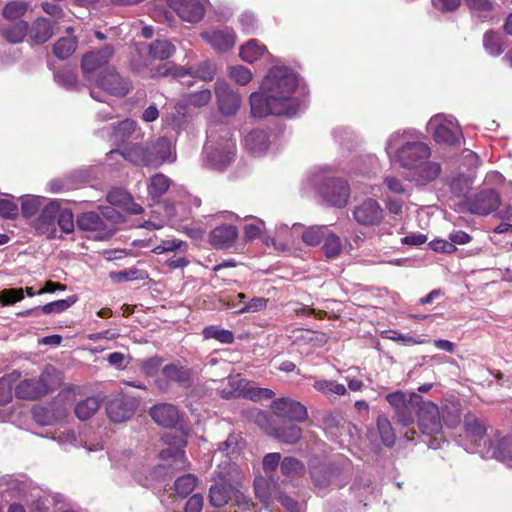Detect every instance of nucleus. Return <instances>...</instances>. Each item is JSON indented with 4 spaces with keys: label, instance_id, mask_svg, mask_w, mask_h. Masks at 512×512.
<instances>
[{
    "label": "nucleus",
    "instance_id": "nucleus-17",
    "mask_svg": "<svg viewBox=\"0 0 512 512\" xmlns=\"http://www.w3.org/2000/svg\"><path fill=\"white\" fill-rule=\"evenodd\" d=\"M353 216L359 225L375 226L383 219V209L376 200L369 198L355 206Z\"/></svg>",
    "mask_w": 512,
    "mask_h": 512
},
{
    "label": "nucleus",
    "instance_id": "nucleus-10",
    "mask_svg": "<svg viewBox=\"0 0 512 512\" xmlns=\"http://www.w3.org/2000/svg\"><path fill=\"white\" fill-rule=\"evenodd\" d=\"M326 174V170H320L313 175L311 182L315 186H320L323 182L320 193L329 205L338 208L344 207L350 196L348 184L342 180L331 179Z\"/></svg>",
    "mask_w": 512,
    "mask_h": 512
},
{
    "label": "nucleus",
    "instance_id": "nucleus-33",
    "mask_svg": "<svg viewBox=\"0 0 512 512\" xmlns=\"http://www.w3.org/2000/svg\"><path fill=\"white\" fill-rule=\"evenodd\" d=\"M267 51L264 45H261L258 40H249L245 45L240 48V57L243 61L253 63L260 59Z\"/></svg>",
    "mask_w": 512,
    "mask_h": 512
},
{
    "label": "nucleus",
    "instance_id": "nucleus-13",
    "mask_svg": "<svg viewBox=\"0 0 512 512\" xmlns=\"http://www.w3.org/2000/svg\"><path fill=\"white\" fill-rule=\"evenodd\" d=\"M418 426L421 432L428 436H436L442 431V420L438 406L422 399L417 411Z\"/></svg>",
    "mask_w": 512,
    "mask_h": 512
},
{
    "label": "nucleus",
    "instance_id": "nucleus-52",
    "mask_svg": "<svg viewBox=\"0 0 512 512\" xmlns=\"http://www.w3.org/2000/svg\"><path fill=\"white\" fill-rule=\"evenodd\" d=\"M197 482L198 479L196 476L192 474L183 475L174 483L175 492L181 497H186L194 490Z\"/></svg>",
    "mask_w": 512,
    "mask_h": 512
},
{
    "label": "nucleus",
    "instance_id": "nucleus-41",
    "mask_svg": "<svg viewBox=\"0 0 512 512\" xmlns=\"http://www.w3.org/2000/svg\"><path fill=\"white\" fill-rule=\"evenodd\" d=\"M240 441L238 435H229V437L220 444L218 452L225 455L228 459L222 462V465L225 463H233L231 460L235 458L240 452Z\"/></svg>",
    "mask_w": 512,
    "mask_h": 512
},
{
    "label": "nucleus",
    "instance_id": "nucleus-50",
    "mask_svg": "<svg viewBox=\"0 0 512 512\" xmlns=\"http://www.w3.org/2000/svg\"><path fill=\"white\" fill-rule=\"evenodd\" d=\"M188 245L186 242L180 239H167L161 240V242L152 248V252L155 254H163L168 252H186Z\"/></svg>",
    "mask_w": 512,
    "mask_h": 512
},
{
    "label": "nucleus",
    "instance_id": "nucleus-11",
    "mask_svg": "<svg viewBox=\"0 0 512 512\" xmlns=\"http://www.w3.org/2000/svg\"><path fill=\"white\" fill-rule=\"evenodd\" d=\"M113 54V47L105 45L103 48L97 51H91L83 56L81 68L84 78L90 83V85L95 82V79L99 74H104L106 69H110L109 67H106V65Z\"/></svg>",
    "mask_w": 512,
    "mask_h": 512
},
{
    "label": "nucleus",
    "instance_id": "nucleus-44",
    "mask_svg": "<svg viewBox=\"0 0 512 512\" xmlns=\"http://www.w3.org/2000/svg\"><path fill=\"white\" fill-rule=\"evenodd\" d=\"M163 375L170 381H175L180 384H186L189 381L190 374L188 370L178 364H168L162 369Z\"/></svg>",
    "mask_w": 512,
    "mask_h": 512
},
{
    "label": "nucleus",
    "instance_id": "nucleus-16",
    "mask_svg": "<svg viewBox=\"0 0 512 512\" xmlns=\"http://www.w3.org/2000/svg\"><path fill=\"white\" fill-rule=\"evenodd\" d=\"M206 2L207 0H168V7L181 20L197 23L204 17Z\"/></svg>",
    "mask_w": 512,
    "mask_h": 512
},
{
    "label": "nucleus",
    "instance_id": "nucleus-30",
    "mask_svg": "<svg viewBox=\"0 0 512 512\" xmlns=\"http://www.w3.org/2000/svg\"><path fill=\"white\" fill-rule=\"evenodd\" d=\"M133 409L122 400L111 401L107 407V415L111 421L116 423L124 422L133 415Z\"/></svg>",
    "mask_w": 512,
    "mask_h": 512
},
{
    "label": "nucleus",
    "instance_id": "nucleus-7",
    "mask_svg": "<svg viewBox=\"0 0 512 512\" xmlns=\"http://www.w3.org/2000/svg\"><path fill=\"white\" fill-rule=\"evenodd\" d=\"M60 380L57 369L47 366L38 377L22 380L15 388V395L19 399L36 400L48 394Z\"/></svg>",
    "mask_w": 512,
    "mask_h": 512
},
{
    "label": "nucleus",
    "instance_id": "nucleus-9",
    "mask_svg": "<svg viewBox=\"0 0 512 512\" xmlns=\"http://www.w3.org/2000/svg\"><path fill=\"white\" fill-rule=\"evenodd\" d=\"M427 131L439 144L457 145L463 139L461 127L451 115H434L427 123Z\"/></svg>",
    "mask_w": 512,
    "mask_h": 512
},
{
    "label": "nucleus",
    "instance_id": "nucleus-43",
    "mask_svg": "<svg viewBox=\"0 0 512 512\" xmlns=\"http://www.w3.org/2000/svg\"><path fill=\"white\" fill-rule=\"evenodd\" d=\"M175 52L174 45L168 40H156L150 44V55L159 60H165L171 57Z\"/></svg>",
    "mask_w": 512,
    "mask_h": 512
},
{
    "label": "nucleus",
    "instance_id": "nucleus-46",
    "mask_svg": "<svg viewBox=\"0 0 512 512\" xmlns=\"http://www.w3.org/2000/svg\"><path fill=\"white\" fill-rule=\"evenodd\" d=\"M28 9V4L23 1H11L7 3L3 10L2 14L5 19L10 20L11 22L21 21L20 18L25 14Z\"/></svg>",
    "mask_w": 512,
    "mask_h": 512
},
{
    "label": "nucleus",
    "instance_id": "nucleus-24",
    "mask_svg": "<svg viewBox=\"0 0 512 512\" xmlns=\"http://www.w3.org/2000/svg\"><path fill=\"white\" fill-rule=\"evenodd\" d=\"M212 98V93L209 89H201L194 93L183 95L176 105V110L179 114L184 115L186 107L200 108L206 106Z\"/></svg>",
    "mask_w": 512,
    "mask_h": 512
},
{
    "label": "nucleus",
    "instance_id": "nucleus-55",
    "mask_svg": "<svg viewBox=\"0 0 512 512\" xmlns=\"http://www.w3.org/2000/svg\"><path fill=\"white\" fill-rule=\"evenodd\" d=\"M483 45L486 51L491 55H499L503 52L501 37L493 31H488L484 34Z\"/></svg>",
    "mask_w": 512,
    "mask_h": 512
},
{
    "label": "nucleus",
    "instance_id": "nucleus-2",
    "mask_svg": "<svg viewBox=\"0 0 512 512\" xmlns=\"http://www.w3.org/2000/svg\"><path fill=\"white\" fill-rule=\"evenodd\" d=\"M297 86V75L289 68H271L262 82L260 91L250 95L252 116L263 118L269 115H294L297 100L293 95Z\"/></svg>",
    "mask_w": 512,
    "mask_h": 512
},
{
    "label": "nucleus",
    "instance_id": "nucleus-64",
    "mask_svg": "<svg viewBox=\"0 0 512 512\" xmlns=\"http://www.w3.org/2000/svg\"><path fill=\"white\" fill-rule=\"evenodd\" d=\"M131 195L127 193L125 190L120 188H115L109 191L107 194V200L110 204L118 207H123L124 203L129 200Z\"/></svg>",
    "mask_w": 512,
    "mask_h": 512
},
{
    "label": "nucleus",
    "instance_id": "nucleus-56",
    "mask_svg": "<svg viewBox=\"0 0 512 512\" xmlns=\"http://www.w3.org/2000/svg\"><path fill=\"white\" fill-rule=\"evenodd\" d=\"M229 78L239 85H246L252 80L251 71L242 65L232 66L228 71Z\"/></svg>",
    "mask_w": 512,
    "mask_h": 512
},
{
    "label": "nucleus",
    "instance_id": "nucleus-14",
    "mask_svg": "<svg viewBox=\"0 0 512 512\" xmlns=\"http://www.w3.org/2000/svg\"><path fill=\"white\" fill-rule=\"evenodd\" d=\"M271 410L277 417L287 419L290 422H304L308 418L306 407L288 397L274 400L271 404Z\"/></svg>",
    "mask_w": 512,
    "mask_h": 512
},
{
    "label": "nucleus",
    "instance_id": "nucleus-12",
    "mask_svg": "<svg viewBox=\"0 0 512 512\" xmlns=\"http://www.w3.org/2000/svg\"><path fill=\"white\" fill-rule=\"evenodd\" d=\"M466 208L472 214L487 216L501 205L499 193L494 189H482L465 201Z\"/></svg>",
    "mask_w": 512,
    "mask_h": 512
},
{
    "label": "nucleus",
    "instance_id": "nucleus-29",
    "mask_svg": "<svg viewBox=\"0 0 512 512\" xmlns=\"http://www.w3.org/2000/svg\"><path fill=\"white\" fill-rule=\"evenodd\" d=\"M53 35V27L51 22L46 18H37L31 29L30 37L36 44L47 42Z\"/></svg>",
    "mask_w": 512,
    "mask_h": 512
},
{
    "label": "nucleus",
    "instance_id": "nucleus-53",
    "mask_svg": "<svg viewBox=\"0 0 512 512\" xmlns=\"http://www.w3.org/2000/svg\"><path fill=\"white\" fill-rule=\"evenodd\" d=\"M327 226H311L302 233V241L309 245H318L327 234Z\"/></svg>",
    "mask_w": 512,
    "mask_h": 512
},
{
    "label": "nucleus",
    "instance_id": "nucleus-26",
    "mask_svg": "<svg viewBox=\"0 0 512 512\" xmlns=\"http://www.w3.org/2000/svg\"><path fill=\"white\" fill-rule=\"evenodd\" d=\"M422 396L412 392L409 394V401L399 410L394 412V418L397 423L408 426L414 422V408H418L422 402Z\"/></svg>",
    "mask_w": 512,
    "mask_h": 512
},
{
    "label": "nucleus",
    "instance_id": "nucleus-28",
    "mask_svg": "<svg viewBox=\"0 0 512 512\" xmlns=\"http://www.w3.org/2000/svg\"><path fill=\"white\" fill-rule=\"evenodd\" d=\"M464 427L466 436L475 444H477L487 432L486 422L472 414L465 416Z\"/></svg>",
    "mask_w": 512,
    "mask_h": 512
},
{
    "label": "nucleus",
    "instance_id": "nucleus-5",
    "mask_svg": "<svg viewBox=\"0 0 512 512\" xmlns=\"http://www.w3.org/2000/svg\"><path fill=\"white\" fill-rule=\"evenodd\" d=\"M107 156L108 160L123 158L143 166H159L164 162L172 163L176 160V152L171 141L166 137L158 138L147 147L132 144L123 152L111 150Z\"/></svg>",
    "mask_w": 512,
    "mask_h": 512
},
{
    "label": "nucleus",
    "instance_id": "nucleus-23",
    "mask_svg": "<svg viewBox=\"0 0 512 512\" xmlns=\"http://www.w3.org/2000/svg\"><path fill=\"white\" fill-rule=\"evenodd\" d=\"M238 237V230L233 225H220L210 233V242L216 248H226L234 244Z\"/></svg>",
    "mask_w": 512,
    "mask_h": 512
},
{
    "label": "nucleus",
    "instance_id": "nucleus-18",
    "mask_svg": "<svg viewBox=\"0 0 512 512\" xmlns=\"http://www.w3.org/2000/svg\"><path fill=\"white\" fill-rule=\"evenodd\" d=\"M215 94L219 110L222 114L227 116L236 114L241 106V97L229 84L223 81H217L215 84Z\"/></svg>",
    "mask_w": 512,
    "mask_h": 512
},
{
    "label": "nucleus",
    "instance_id": "nucleus-58",
    "mask_svg": "<svg viewBox=\"0 0 512 512\" xmlns=\"http://www.w3.org/2000/svg\"><path fill=\"white\" fill-rule=\"evenodd\" d=\"M76 301L77 298L75 296H70L66 299L47 303L42 306L41 310L44 314L60 313L71 307Z\"/></svg>",
    "mask_w": 512,
    "mask_h": 512
},
{
    "label": "nucleus",
    "instance_id": "nucleus-20",
    "mask_svg": "<svg viewBox=\"0 0 512 512\" xmlns=\"http://www.w3.org/2000/svg\"><path fill=\"white\" fill-rule=\"evenodd\" d=\"M216 74V66L210 61L199 63L193 69L177 68L174 75L179 79L183 86L190 87L192 81L190 78H199L203 81H212Z\"/></svg>",
    "mask_w": 512,
    "mask_h": 512
},
{
    "label": "nucleus",
    "instance_id": "nucleus-21",
    "mask_svg": "<svg viewBox=\"0 0 512 512\" xmlns=\"http://www.w3.org/2000/svg\"><path fill=\"white\" fill-rule=\"evenodd\" d=\"M201 37L218 52L227 51L235 44V35L230 29L206 31Z\"/></svg>",
    "mask_w": 512,
    "mask_h": 512
},
{
    "label": "nucleus",
    "instance_id": "nucleus-22",
    "mask_svg": "<svg viewBox=\"0 0 512 512\" xmlns=\"http://www.w3.org/2000/svg\"><path fill=\"white\" fill-rule=\"evenodd\" d=\"M150 416L159 425L174 427L180 420L178 409L172 404H157L150 410Z\"/></svg>",
    "mask_w": 512,
    "mask_h": 512
},
{
    "label": "nucleus",
    "instance_id": "nucleus-47",
    "mask_svg": "<svg viewBox=\"0 0 512 512\" xmlns=\"http://www.w3.org/2000/svg\"><path fill=\"white\" fill-rule=\"evenodd\" d=\"M114 134L117 141H124L126 138L135 136L138 138L140 132L137 130V123L131 119H125L120 122L114 129Z\"/></svg>",
    "mask_w": 512,
    "mask_h": 512
},
{
    "label": "nucleus",
    "instance_id": "nucleus-63",
    "mask_svg": "<svg viewBox=\"0 0 512 512\" xmlns=\"http://www.w3.org/2000/svg\"><path fill=\"white\" fill-rule=\"evenodd\" d=\"M23 299V290L19 289H4L0 292V302L4 305H12L17 301Z\"/></svg>",
    "mask_w": 512,
    "mask_h": 512
},
{
    "label": "nucleus",
    "instance_id": "nucleus-25",
    "mask_svg": "<svg viewBox=\"0 0 512 512\" xmlns=\"http://www.w3.org/2000/svg\"><path fill=\"white\" fill-rule=\"evenodd\" d=\"M244 145L252 155L260 156L269 146L268 135L263 130H253L245 136Z\"/></svg>",
    "mask_w": 512,
    "mask_h": 512
},
{
    "label": "nucleus",
    "instance_id": "nucleus-42",
    "mask_svg": "<svg viewBox=\"0 0 512 512\" xmlns=\"http://www.w3.org/2000/svg\"><path fill=\"white\" fill-rule=\"evenodd\" d=\"M281 473L286 477H298L305 473V465L294 457H285L280 464Z\"/></svg>",
    "mask_w": 512,
    "mask_h": 512
},
{
    "label": "nucleus",
    "instance_id": "nucleus-51",
    "mask_svg": "<svg viewBox=\"0 0 512 512\" xmlns=\"http://www.w3.org/2000/svg\"><path fill=\"white\" fill-rule=\"evenodd\" d=\"M17 377L18 375L14 372L0 378V406L8 404L12 400V386Z\"/></svg>",
    "mask_w": 512,
    "mask_h": 512
},
{
    "label": "nucleus",
    "instance_id": "nucleus-31",
    "mask_svg": "<svg viewBox=\"0 0 512 512\" xmlns=\"http://www.w3.org/2000/svg\"><path fill=\"white\" fill-rule=\"evenodd\" d=\"M246 219H250L251 222L245 224L243 227L244 241L252 242L259 238L263 242V236L269 235L268 233L265 232V222L259 218H255L252 216L246 217Z\"/></svg>",
    "mask_w": 512,
    "mask_h": 512
},
{
    "label": "nucleus",
    "instance_id": "nucleus-61",
    "mask_svg": "<svg viewBox=\"0 0 512 512\" xmlns=\"http://www.w3.org/2000/svg\"><path fill=\"white\" fill-rule=\"evenodd\" d=\"M161 364L162 359L160 357H151L145 360L138 361V365L141 372L147 377L154 376L158 372Z\"/></svg>",
    "mask_w": 512,
    "mask_h": 512
},
{
    "label": "nucleus",
    "instance_id": "nucleus-4",
    "mask_svg": "<svg viewBox=\"0 0 512 512\" xmlns=\"http://www.w3.org/2000/svg\"><path fill=\"white\" fill-rule=\"evenodd\" d=\"M164 440L170 446L160 453V458L166 462L165 464L151 466L141 462L132 468L131 473L134 480L143 487H152L169 471L185 469L188 466V460L182 449L186 445L183 433L177 431L168 433Z\"/></svg>",
    "mask_w": 512,
    "mask_h": 512
},
{
    "label": "nucleus",
    "instance_id": "nucleus-54",
    "mask_svg": "<svg viewBox=\"0 0 512 512\" xmlns=\"http://www.w3.org/2000/svg\"><path fill=\"white\" fill-rule=\"evenodd\" d=\"M467 6L474 11L477 16L486 20L491 18L493 12V4L489 0H465Z\"/></svg>",
    "mask_w": 512,
    "mask_h": 512
},
{
    "label": "nucleus",
    "instance_id": "nucleus-6",
    "mask_svg": "<svg viewBox=\"0 0 512 512\" xmlns=\"http://www.w3.org/2000/svg\"><path fill=\"white\" fill-rule=\"evenodd\" d=\"M204 163L211 168L222 170L235 159L236 140L227 128H210L203 149Z\"/></svg>",
    "mask_w": 512,
    "mask_h": 512
},
{
    "label": "nucleus",
    "instance_id": "nucleus-49",
    "mask_svg": "<svg viewBox=\"0 0 512 512\" xmlns=\"http://www.w3.org/2000/svg\"><path fill=\"white\" fill-rule=\"evenodd\" d=\"M170 179L164 174L158 173L150 179L148 192L153 198L163 195L170 186Z\"/></svg>",
    "mask_w": 512,
    "mask_h": 512
},
{
    "label": "nucleus",
    "instance_id": "nucleus-62",
    "mask_svg": "<svg viewBox=\"0 0 512 512\" xmlns=\"http://www.w3.org/2000/svg\"><path fill=\"white\" fill-rule=\"evenodd\" d=\"M268 300L262 297H254L237 309V313H254L266 308Z\"/></svg>",
    "mask_w": 512,
    "mask_h": 512
},
{
    "label": "nucleus",
    "instance_id": "nucleus-27",
    "mask_svg": "<svg viewBox=\"0 0 512 512\" xmlns=\"http://www.w3.org/2000/svg\"><path fill=\"white\" fill-rule=\"evenodd\" d=\"M77 226L80 230L89 232H102L106 230V225L101 216L96 212H85L77 217Z\"/></svg>",
    "mask_w": 512,
    "mask_h": 512
},
{
    "label": "nucleus",
    "instance_id": "nucleus-1",
    "mask_svg": "<svg viewBox=\"0 0 512 512\" xmlns=\"http://www.w3.org/2000/svg\"><path fill=\"white\" fill-rule=\"evenodd\" d=\"M385 150L390 161L406 171V178L418 185H426L435 180L441 172L439 163L429 161V146L415 139L412 131L392 133L387 139Z\"/></svg>",
    "mask_w": 512,
    "mask_h": 512
},
{
    "label": "nucleus",
    "instance_id": "nucleus-32",
    "mask_svg": "<svg viewBox=\"0 0 512 512\" xmlns=\"http://www.w3.org/2000/svg\"><path fill=\"white\" fill-rule=\"evenodd\" d=\"M376 425L382 443L386 447H392L396 442V435L388 417L384 414L378 415Z\"/></svg>",
    "mask_w": 512,
    "mask_h": 512
},
{
    "label": "nucleus",
    "instance_id": "nucleus-40",
    "mask_svg": "<svg viewBox=\"0 0 512 512\" xmlns=\"http://www.w3.org/2000/svg\"><path fill=\"white\" fill-rule=\"evenodd\" d=\"M77 40L74 36L60 38L53 47L54 54L60 59H67L76 50Z\"/></svg>",
    "mask_w": 512,
    "mask_h": 512
},
{
    "label": "nucleus",
    "instance_id": "nucleus-39",
    "mask_svg": "<svg viewBox=\"0 0 512 512\" xmlns=\"http://www.w3.org/2000/svg\"><path fill=\"white\" fill-rule=\"evenodd\" d=\"M48 201L37 196H26L22 199L21 210L25 218L31 219L43 208Z\"/></svg>",
    "mask_w": 512,
    "mask_h": 512
},
{
    "label": "nucleus",
    "instance_id": "nucleus-45",
    "mask_svg": "<svg viewBox=\"0 0 512 512\" xmlns=\"http://www.w3.org/2000/svg\"><path fill=\"white\" fill-rule=\"evenodd\" d=\"M323 252L328 258H335L340 255L342 251V242L339 236L327 230V234L323 238Z\"/></svg>",
    "mask_w": 512,
    "mask_h": 512
},
{
    "label": "nucleus",
    "instance_id": "nucleus-38",
    "mask_svg": "<svg viewBox=\"0 0 512 512\" xmlns=\"http://www.w3.org/2000/svg\"><path fill=\"white\" fill-rule=\"evenodd\" d=\"M313 387L316 391L328 396L330 394L345 395L347 389L343 384L334 380L314 379Z\"/></svg>",
    "mask_w": 512,
    "mask_h": 512
},
{
    "label": "nucleus",
    "instance_id": "nucleus-36",
    "mask_svg": "<svg viewBox=\"0 0 512 512\" xmlns=\"http://www.w3.org/2000/svg\"><path fill=\"white\" fill-rule=\"evenodd\" d=\"M271 435L286 444H294L301 438V429L292 423L272 429Z\"/></svg>",
    "mask_w": 512,
    "mask_h": 512
},
{
    "label": "nucleus",
    "instance_id": "nucleus-59",
    "mask_svg": "<svg viewBox=\"0 0 512 512\" xmlns=\"http://www.w3.org/2000/svg\"><path fill=\"white\" fill-rule=\"evenodd\" d=\"M334 472L325 467L313 468L311 470V477L314 484L320 488L327 487L331 483V478Z\"/></svg>",
    "mask_w": 512,
    "mask_h": 512
},
{
    "label": "nucleus",
    "instance_id": "nucleus-37",
    "mask_svg": "<svg viewBox=\"0 0 512 512\" xmlns=\"http://www.w3.org/2000/svg\"><path fill=\"white\" fill-rule=\"evenodd\" d=\"M100 408V400L97 397H88L77 403L75 414L78 419L85 421L90 419Z\"/></svg>",
    "mask_w": 512,
    "mask_h": 512
},
{
    "label": "nucleus",
    "instance_id": "nucleus-34",
    "mask_svg": "<svg viewBox=\"0 0 512 512\" xmlns=\"http://www.w3.org/2000/svg\"><path fill=\"white\" fill-rule=\"evenodd\" d=\"M27 33V23L25 21L11 22L1 28L2 36L10 43L21 42Z\"/></svg>",
    "mask_w": 512,
    "mask_h": 512
},
{
    "label": "nucleus",
    "instance_id": "nucleus-48",
    "mask_svg": "<svg viewBox=\"0 0 512 512\" xmlns=\"http://www.w3.org/2000/svg\"><path fill=\"white\" fill-rule=\"evenodd\" d=\"M203 335L206 339H215L223 344H231L234 341V334L230 330L214 325L205 327Z\"/></svg>",
    "mask_w": 512,
    "mask_h": 512
},
{
    "label": "nucleus",
    "instance_id": "nucleus-8",
    "mask_svg": "<svg viewBox=\"0 0 512 512\" xmlns=\"http://www.w3.org/2000/svg\"><path fill=\"white\" fill-rule=\"evenodd\" d=\"M131 84L115 71V69H106L90 85V95L93 99L106 102V95L123 97L129 93Z\"/></svg>",
    "mask_w": 512,
    "mask_h": 512
},
{
    "label": "nucleus",
    "instance_id": "nucleus-3",
    "mask_svg": "<svg viewBox=\"0 0 512 512\" xmlns=\"http://www.w3.org/2000/svg\"><path fill=\"white\" fill-rule=\"evenodd\" d=\"M214 484L209 489V502L221 508L233 500V505L242 511L254 507L252 500L243 491L244 474L236 463L218 464L214 471Z\"/></svg>",
    "mask_w": 512,
    "mask_h": 512
},
{
    "label": "nucleus",
    "instance_id": "nucleus-15",
    "mask_svg": "<svg viewBox=\"0 0 512 512\" xmlns=\"http://www.w3.org/2000/svg\"><path fill=\"white\" fill-rule=\"evenodd\" d=\"M58 212L59 204L56 201H48L43 205L39 215L31 220V225L39 234L45 235L47 238H55Z\"/></svg>",
    "mask_w": 512,
    "mask_h": 512
},
{
    "label": "nucleus",
    "instance_id": "nucleus-35",
    "mask_svg": "<svg viewBox=\"0 0 512 512\" xmlns=\"http://www.w3.org/2000/svg\"><path fill=\"white\" fill-rule=\"evenodd\" d=\"M246 381L240 375L230 376L226 386L220 389L223 398L229 399L239 397L245 393Z\"/></svg>",
    "mask_w": 512,
    "mask_h": 512
},
{
    "label": "nucleus",
    "instance_id": "nucleus-57",
    "mask_svg": "<svg viewBox=\"0 0 512 512\" xmlns=\"http://www.w3.org/2000/svg\"><path fill=\"white\" fill-rule=\"evenodd\" d=\"M54 78L59 85L63 86L67 90L76 89L78 86L77 76L70 69H63L58 71Z\"/></svg>",
    "mask_w": 512,
    "mask_h": 512
},
{
    "label": "nucleus",
    "instance_id": "nucleus-60",
    "mask_svg": "<svg viewBox=\"0 0 512 512\" xmlns=\"http://www.w3.org/2000/svg\"><path fill=\"white\" fill-rule=\"evenodd\" d=\"M57 225L64 233L69 234L73 232L75 227L73 213L68 209L61 210L59 208V212L56 217V226Z\"/></svg>",
    "mask_w": 512,
    "mask_h": 512
},
{
    "label": "nucleus",
    "instance_id": "nucleus-19",
    "mask_svg": "<svg viewBox=\"0 0 512 512\" xmlns=\"http://www.w3.org/2000/svg\"><path fill=\"white\" fill-rule=\"evenodd\" d=\"M300 227L301 225L298 223H294L292 228H289L286 224H279L276 226L273 236H263V244L272 246L278 251L289 250L295 240L294 234L297 233Z\"/></svg>",
    "mask_w": 512,
    "mask_h": 512
}]
</instances>
